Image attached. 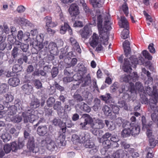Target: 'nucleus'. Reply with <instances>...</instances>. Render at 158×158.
Listing matches in <instances>:
<instances>
[{
    "label": "nucleus",
    "instance_id": "f257e3e1",
    "mask_svg": "<svg viewBox=\"0 0 158 158\" xmlns=\"http://www.w3.org/2000/svg\"><path fill=\"white\" fill-rule=\"evenodd\" d=\"M129 60L131 62V65L127 59H124V62L123 66V69L124 72L130 73L132 69L131 68V66L135 68L136 65L138 64L140 65L142 64L144 61V59L142 57H139V60H138L136 57L134 56H131L129 58Z\"/></svg>",
    "mask_w": 158,
    "mask_h": 158
},
{
    "label": "nucleus",
    "instance_id": "f03ea898",
    "mask_svg": "<svg viewBox=\"0 0 158 158\" xmlns=\"http://www.w3.org/2000/svg\"><path fill=\"white\" fill-rule=\"evenodd\" d=\"M105 20L104 21L103 28L102 30H99L100 31V35L101 38L103 40V43L104 45H107L108 44L109 35V31L111 29L110 25V22L107 16H104Z\"/></svg>",
    "mask_w": 158,
    "mask_h": 158
},
{
    "label": "nucleus",
    "instance_id": "7ed1b4c3",
    "mask_svg": "<svg viewBox=\"0 0 158 158\" xmlns=\"http://www.w3.org/2000/svg\"><path fill=\"white\" fill-rule=\"evenodd\" d=\"M90 126L91 128L90 131L94 135L99 136L102 135L103 131L99 130L103 128L104 126V124L102 120L97 119L94 122L91 123Z\"/></svg>",
    "mask_w": 158,
    "mask_h": 158
},
{
    "label": "nucleus",
    "instance_id": "20e7f679",
    "mask_svg": "<svg viewBox=\"0 0 158 158\" xmlns=\"http://www.w3.org/2000/svg\"><path fill=\"white\" fill-rule=\"evenodd\" d=\"M34 110L31 109L22 113V116L23 118L24 123H27L28 121L33 123L35 120L37 116L34 114Z\"/></svg>",
    "mask_w": 158,
    "mask_h": 158
},
{
    "label": "nucleus",
    "instance_id": "39448f33",
    "mask_svg": "<svg viewBox=\"0 0 158 158\" xmlns=\"http://www.w3.org/2000/svg\"><path fill=\"white\" fill-rule=\"evenodd\" d=\"M41 144L42 146H46L48 149L51 151L53 150L56 147L54 141L49 137H46L45 140H42Z\"/></svg>",
    "mask_w": 158,
    "mask_h": 158
},
{
    "label": "nucleus",
    "instance_id": "423d86ee",
    "mask_svg": "<svg viewBox=\"0 0 158 158\" xmlns=\"http://www.w3.org/2000/svg\"><path fill=\"white\" fill-rule=\"evenodd\" d=\"M126 124L124 123L123 124V126L125 127H127V125H130V129L131 130V135L135 136L138 135L139 133L140 128L138 125L132 123H130L129 122H126Z\"/></svg>",
    "mask_w": 158,
    "mask_h": 158
},
{
    "label": "nucleus",
    "instance_id": "0eeeda50",
    "mask_svg": "<svg viewBox=\"0 0 158 158\" xmlns=\"http://www.w3.org/2000/svg\"><path fill=\"white\" fill-rule=\"evenodd\" d=\"M100 43V40L98 35L94 33L89 40V44L90 46L94 48Z\"/></svg>",
    "mask_w": 158,
    "mask_h": 158
},
{
    "label": "nucleus",
    "instance_id": "6e6552de",
    "mask_svg": "<svg viewBox=\"0 0 158 158\" xmlns=\"http://www.w3.org/2000/svg\"><path fill=\"white\" fill-rule=\"evenodd\" d=\"M21 104L20 102L16 101L15 103V105H12L8 108V115H10L15 114L17 110L16 108H18L19 109L21 106H20V105Z\"/></svg>",
    "mask_w": 158,
    "mask_h": 158
},
{
    "label": "nucleus",
    "instance_id": "1a4fd4ad",
    "mask_svg": "<svg viewBox=\"0 0 158 158\" xmlns=\"http://www.w3.org/2000/svg\"><path fill=\"white\" fill-rule=\"evenodd\" d=\"M49 51L51 54L56 56L58 55L59 51L56 45L53 42H50L48 45Z\"/></svg>",
    "mask_w": 158,
    "mask_h": 158
},
{
    "label": "nucleus",
    "instance_id": "9d476101",
    "mask_svg": "<svg viewBox=\"0 0 158 158\" xmlns=\"http://www.w3.org/2000/svg\"><path fill=\"white\" fill-rule=\"evenodd\" d=\"M69 13L72 16H76L79 13L78 7L75 4H72L69 9Z\"/></svg>",
    "mask_w": 158,
    "mask_h": 158
},
{
    "label": "nucleus",
    "instance_id": "9b49d317",
    "mask_svg": "<svg viewBox=\"0 0 158 158\" xmlns=\"http://www.w3.org/2000/svg\"><path fill=\"white\" fill-rule=\"evenodd\" d=\"M103 15V14L100 12L99 10H97L95 16H97V24L99 30H101L102 29Z\"/></svg>",
    "mask_w": 158,
    "mask_h": 158
},
{
    "label": "nucleus",
    "instance_id": "f8f14e48",
    "mask_svg": "<svg viewBox=\"0 0 158 158\" xmlns=\"http://www.w3.org/2000/svg\"><path fill=\"white\" fill-rule=\"evenodd\" d=\"M46 23L45 27H55L57 25L56 22L52 21V18L49 16H46L44 19Z\"/></svg>",
    "mask_w": 158,
    "mask_h": 158
},
{
    "label": "nucleus",
    "instance_id": "ddd939ff",
    "mask_svg": "<svg viewBox=\"0 0 158 158\" xmlns=\"http://www.w3.org/2000/svg\"><path fill=\"white\" fill-rule=\"evenodd\" d=\"M48 131V128L45 125L39 126L37 129V134L40 136H44Z\"/></svg>",
    "mask_w": 158,
    "mask_h": 158
},
{
    "label": "nucleus",
    "instance_id": "4468645a",
    "mask_svg": "<svg viewBox=\"0 0 158 158\" xmlns=\"http://www.w3.org/2000/svg\"><path fill=\"white\" fill-rule=\"evenodd\" d=\"M70 41L74 49L76 50L79 53H80L81 50L79 44L76 40L73 38L71 37L70 39Z\"/></svg>",
    "mask_w": 158,
    "mask_h": 158
},
{
    "label": "nucleus",
    "instance_id": "2eb2a0df",
    "mask_svg": "<svg viewBox=\"0 0 158 158\" xmlns=\"http://www.w3.org/2000/svg\"><path fill=\"white\" fill-rule=\"evenodd\" d=\"M130 44L127 40H126L123 43V47L125 55L127 57L129 54L130 53L131 49L130 47Z\"/></svg>",
    "mask_w": 158,
    "mask_h": 158
},
{
    "label": "nucleus",
    "instance_id": "dca6fc26",
    "mask_svg": "<svg viewBox=\"0 0 158 158\" xmlns=\"http://www.w3.org/2000/svg\"><path fill=\"white\" fill-rule=\"evenodd\" d=\"M29 35H28V34L24 33L23 34L22 31H18L17 36L19 40L27 41L29 39Z\"/></svg>",
    "mask_w": 158,
    "mask_h": 158
},
{
    "label": "nucleus",
    "instance_id": "f3484780",
    "mask_svg": "<svg viewBox=\"0 0 158 158\" xmlns=\"http://www.w3.org/2000/svg\"><path fill=\"white\" fill-rule=\"evenodd\" d=\"M118 106L120 108H123V109L127 111H131V106L124 101H121L118 103Z\"/></svg>",
    "mask_w": 158,
    "mask_h": 158
},
{
    "label": "nucleus",
    "instance_id": "a211bd4d",
    "mask_svg": "<svg viewBox=\"0 0 158 158\" xmlns=\"http://www.w3.org/2000/svg\"><path fill=\"white\" fill-rule=\"evenodd\" d=\"M27 146H29L30 148H31L32 152L33 153H36L39 151V149L37 147L34 146V141H33V138L31 137L29 139L27 143Z\"/></svg>",
    "mask_w": 158,
    "mask_h": 158
},
{
    "label": "nucleus",
    "instance_id": "6ab92c4d",
    "mask_svg": "<svg viewBox=\"0 0 158 158\" xmlns=\"http://www.w3.org/2000/svg\"><path fill=\"white\" fill-rule=\"evenodd\" d=\"M93 7L94 8H100L102 7V5L105 0H89Z\"/></svg>",
    "mask_w": 158,
    "mask_h": 158
},
{
    "label": "nucleus",
    "instance_id": "aec40b11",
    "mask_svg": "<svg viewBox=\"0 0 158 158\" xmlns=\"http://www.w3.org/2000/svg\"><path fill=\"white\" fill-rule=\"evenodd\" d=\"M121 23H119V26L125 29H129V24L127 19L123 16L121 17Z\"/></svg>",
    "mask_w": 158,
    "mask_h": 158
},
{
    "label": "nucleus",
    "instance_id": "412c9836",
    "mask_svg": "<svg viewBox=\"0 0 158 158\" xmlns=\"http://www.w3.org/2000/svg\"><path fill=\"white\" fill-rule=\"evenodd\" d=\"M22 89L24 91L25 94H29L31 93L33 90V87L28 84H24L22 86Z\"/></svg>",
    "mask_w": 158,
    "mask_h": 158
},
{
    "label": "nucleus",
    "instance_id": "4be33fe9",
    "mask_svg": "<svg viewBox=\"0 0 158 158\" xmlns=\"http://www.w3.org/2000/svg\"><path fill=\"white\" fill-rule=\"evenodd\" d=\"M8 82L10 85L15 87L19 85V80L17 77H13L9 80Z\"/></svg>",
    "mask_w": 158,
    "mask_h": 158
},
{
    "label": "nucleus",
    "instance_id": "5701e85b",
    "mask_svg": "<svg viewBox=\"0 0 158 158\" xmlns=\"http://www.w3.org/2000/svg\"><path fill=\"white\" fill-rule=\"evenodd\" d=\"M89 33V28L88 26H85L83 28L81 32V35L82 38L87 39Z\"/></svg>",
    "mask_w": 158,
    "mask_h": 158
},
{
    "label": "nucleus",
    "instance_id": "b1692460",
    "mask_svg": "<svg viewBox=\"0 0 158 158\" xmlns=\"http://www.w3.org/2000/svg\"><path fill=\"white\" fill-rule=\"evenodd\" d=\"M40 105V102L37 98L32 99L30 103V107L31 108L35 109L38 107Z\"/></svg>",
    "mask_w": 158,
    "mask_h": 158
},
{
    "label": "nucleus",
    "instance_id": "393cba45",
    "mask_svg": "<svg viewBox=\"0 0 158 158\" xmlns=\"http://www.w3.org/2000/svg\"><path fill=\"white\" fill-rule=\"evenodd\" d=\"M100 98L107 103H110L112 102V97L110 94H107L105 95H101Z\"/></svg>",
    "mask_w": 158,
    "mask_h": 158
},
{
    "label": "nucleus",
    "instance_id": "a878e982",
    "mask_svg": "<svg viewBox=\"0 0 158 158\" xmlns=\"http://www.w3.org/2000/svg\"><path fill=\"white\" fill-rule=\"evenodd\" d=\"M79 105V108L81 110L87 113L90 111V108L85 103L82 102Z\"/></svg>",
    "mask_w": 158,
    "mask_h": 158
},
{
    "label": "nucleus",
    "instance_id": "bb28decb",
    "mask_svg": "<svg viewBox=\"0 0 158 158\" xmlns=\"http://www.w3.org/2000/svg\"><path fill=\"white\" fill-rule=\"evenodd\" d=\"M83 117L85 119V122L87 123L90 124L92 123L93 120L91 117L88 114H84L83 115Z\"/></svg>",
    "mask_w": 158,
    "mask_h": 158
},
{
    "label": "nucleus",
    "instance_id": "cd10ccee",
    "mask_svg": "<svg viewBox=\"0 0 158 158\" xmlns=\"http://www.w3.org/2000/svg\"><path fill=\"white\" fill-rule=\"evenodd\" d=\"M131 134V130L130 128L124 129L121 132L122 136L123 137H126L130 135Z\"/></svg>",
    "mask_w": 158,
    "mask_h": 158
},
{
    "label": "nucleus",
    "instance_id": "c85d7f7f",
    "mask_svg": "<svg viewBox=\"0 0 158 158\" xmlns=\"http://www.w3.org/2000/svg\"><path fill=\"white\" fill-rule=\"evenodd\" d=\"M102 110L106 116H108L111 115V110L108 106L106 105L104 106L102 108Z\"/></svg>",
    "mask_w": 158,
    "mask_h": 158
},
{
    "label": "nucleus",
    "instance_id": "c756f323",
    "mask_svg": "<svg viewBox=\"0 0 158 158\" xmlns=\"http://www.w3.org/2000/svg\"><path fill=\"white\" fill-rule=\"evenodd\" d=\"M79 2L80 5H81L83 6L85 12L87 14H89V13L90 12V10L87 6L84 0H79Z\"/></svg>",
    "mask_w": 158,
    "mask_h": 158
},
{
    "label": "nucleus",
    "instance_id": "7c9ffc66",
    "mask_svg": "<svg viewBox=\"0 0 158 158\" xmlns=\"http://www.w3.org/2000/svg\"><path fill=\"white\" fill-rule=\"evenodd\" d=\"M101 101L98 98H95L94 100V109L95 111H97L101 107Z\"/></svg>",
    "mask_w": 158,
    "mask_h": 158
},
{
    "label": "nucleus",
    "instance_id": "2f4dec72",
    "mask_svg": "<svg viewBox=\"0 0 158 158\" xmlns=\"http://www.w3.org/2000/svg\"><path fill=\"white\" fill-rule=\"evenodd\" d=\"M83 145L86 148H93L94 147V143L88 139L85 140V142H84Z\"/></svg>",
    "mask_w": 158,
    "mask_h": 158
},
{
    "label": "nucleus",
    "instance_id": "473e14b6",
    "mask_svg": "<svg viewBox=\"0 0 158 158\" xmlns=\"http://www.w3.org/2000/svg\"><path fill=\"white\" fill-rule=\"evenodd\" d=\"M65 136L63 134V133L60 134L57 139L58 142L60 143L61 146H64L65 141Z\"/></svg>",
    "mask_w": 158,
    "mask_h": 158
},
{
    "label": "nucleus",
    "instance_id": "72a5a7b5",
    "mask_svg": "<svg viewBox=\"0 0 158 158\" xmlns=\"http://www.w3.org/2000/svg\"><path fill=\"white\" fill-rule=\"evenodd\" d=\"M9 89V86L7 84H6L0 83V93H2L7 91Z\"/></svg>",
    "mask_w": 158,
    "mask_h": 158
},
{
    "label": "nucleus",
    "instance_id": "f704fd0d",
    "mask_svg": "<svg viewBox=\"0 0 158 158\" xmlns=\"http://www.w3.org/2000/svg\"><path fill=\"white\" fill-rule=\"evenodd\" d=\"M4 98L5 99V101L7 103L11 102L14 99L13 96L10 93L5 94L4 95Z\"/></svg>",
    "mask_w": 158,
    "mask_h": 158
},
{
    "label": "nucleus",
    "instance_id": "c9c22d12",
    "mask_svg": "<svg viewBox=\"0 0 158 158\" xmlns=\"http://www.w3.org/2000/svg\"><path fill=\"white\" fill-rule=\"evenodd\" d=\"M129 29H124L123 30L121 33V37L123 39H125L128 37L129 36Z\"/></svg>",
    "mask_w": 158,
    "mask_h": 158
},
{
    "label": "nucleus",
    "instance_id": "e433bc0d",
    "mask_svg": "<svg viewBox=\"0 0 158 158\" xmlns=\"http://www.w3.org/2000/svg\"><path fill=\"white\" fill-rule=\"evenodd\" d=\"M69 27V26L68 24L67 23H64V25L61 27L60 30V33L62 34H64Z\"/></svg>",
    "mask_w": 158,
    "mask_h": 158
},
{
    "label": "nucleus",
    "instance_id": "4c0bfd02",
    "mask_svg": "<svg viewBox=\"0 0 158 158\" xmlns=\"http://www.w3.org/2000/svg\"><path fill=\"white\" fill-rule=\"evenodd\" d=\"M33 83L35 87L37 89H40L42 87V83L39 80H35Z\"/></svg>",
    "mask_w": 158,
    "mask_h": 158
},
{
    "label": "nucleus",
    "instance_id": "58836bf2",
    "mask_svg": "<svg viewBox=\"0 0 158 158\" xmlns=\"http://www.w3.org/2000/svg\"><path fill=\"white\" fill-rule=\"evenodd\" d=\"M68 53L66 50L64 49H61V52L59 56V58L60 59H64L65 58H67L68 56Z\"/></svg>",
    "mask_w": 158,
    "mask_h": 158
},
{
    "label": "nucleus",
    "instance_id": "ea45409f",
    "mask_svg": "<svg viewBox=\"0 0 158 158\" xmlns=\"http://www.w3.org/2000/svg\"><path fill=\"white\" fill-rule=\"evenodd\" d=\"M1 138L4 142H6L10 140L11 136L8 134L6 133L2 135Z\"/></svg>",
    "mask_w": 158,
    "mask_h": 158
},
{
    "label": "nucleus",
    "instance_id": "a19ab883",
    "mask_svg": "<svg viewBox=\"0 0 158 158\" xmlns=\"http://www.w3.org/2000/svg\"><path fill=\"white\" fill-rule=\"evenodd\" d=\"M22 120L21 116L16 115L13 116L11 118V120L14 123H18L20 122Z\"/></svg>",
    "mask_w": 158,
    "mask_h": 158
},
{
    "label": "nucleus",
    "instance_id": "79ce46f5",
    "mask_svg": "<svg viewBox=\"0 0 158 158\" xmlns=\"http://www.w3.org/2000/svg\"><path fill=\"white\" fill-rule=\"evenodd\" d=\"M55 101V99L53 97H50L47 101L48 106L49 107H52Z\"/></svg>",
    "mask_w": 158,
    "mask_h": 158
},
{
    "label": "nucleus",
    "instance_id": "37998d69",
    "mask_svg": "<svg viewBox=\"0 0 158 158\" xmlns=\"http://www.w3.org/2000/svg\"><path fill=\"white\" fill-rule=\"evenodd\" d=\"M79 69L78 71H81L83 73H85L87 72V69L85 68L84 65L82 63L78 64L77 65Z\"/></svg>",
    "mask_w": 158,
    "mask_h": 158
},
{
    "label": "nucleus",
    "instance_id": "c03bdc74",
    "mask_svg": "<svg viewBox=\"0 0 158 158\" xmlns=\"http://www.w3.org/2000/svg\"><path fill=\"white\" fill-rule=\"evenodd\" d=\"M61 103L59 101H56L53 106V108L54 110L59 111L61 109Z\"/></svg>",
    "mask_w": 158,
    "mask_h": 158
},
{
    "label": "nucleus",
    "instance_id": "a18cd8bd",
    "mask_svg": "<svg viewBox=\"0 0 158 158\" xmlns=\"http://www.w3.org/2000/svg\"><path fill=\"white\" fill-rule=\"evenodd\" d=\"M151 127V126H149L148 127H147V128H145L147 130L146 133L149 139L150 138H151L152 137H153L152 131Z\"/></svg>",
    "mask_w": 158,
    "mask_h": 158
},
{
    "label": "nucleus",
    "instance_id": "49530a36",
    "mask_svg": "<svg viewBox=\"0 0 158 158\" xmlns=\"http://www.w3.org/2000/svg\"><path fill=\"white\" fill-rule=\"evenodd\" d=\"M143 55V56L146 59H147L148 60H151L152 59V56H151L148 52L147 50H143L142 52Z\"/></svg>",
    "mask_w": 158,
    "mask_h": 158
},
{
    "label": "nucleus",
    "instance_id": "de8ad7c7",
    "mask_svg": "<svg viewBox=\"0 0 158 158\" xmlns=\"http://www.w3.org/2000/svg\"><path fill=\"white\" fill-rule=\"evenodd\" d=\"M143 55V56L146 59H147L148 60H151L152 59V56H151L148 52L147 50H143L142 52Z\"/></svg>",
    "mask_w": 158,
    "mask_h": 158
},
{
    "label": "nucleus",
    "instance_id": "09e8293b",
    "mask_svg": "<svg viewBox=\"0 0 158 158\" xmlns=\"http://www.w3.org/2000/svg\"><path fill=\"white\" fill-rule=\"evenodd\" d=\"M126 152H129V154L133 157H135V156H138V154L136 153H135L134 149L133 148H130L127 149V150H125Z\"/></svg>",
    "mask_w": 158,
    "mask_h": 158
},
{
    "label": "nucleus",
    "instance_id": "8fccbe9b",
    "mask_svg": "<svg viewBox=\"0 0 158 158\" xmlns=\"http://www.w3.org/2000/svg\"><path fill=\"white\" fill-rule=\"evenodd\" d=\"M135 85L136 89L139 91L142 92L143 90V86L140 82H136Z\"/></svg>",
    "mask_w": 158,
    "mask_h": 158
},
{
    "label": "nucleus",
    "instance_id": "3c124183",
    "mask_svg": "<svg viewBox=\"0 0 158 158\" xmlns=\"http://www.w3.org/2000/svg\"><path fill=\"white\" fill-rule=\"evenodd\" d=\"M102 145L106 149H108L110 147L111 142L110 140L106 139L102 142Z\"/></svg>",
    "mask_w": 158,
    "mask_h": 158
},
{
    "label": "nucleus",
    "instance_id": "603ef678",
    "mask_svg": "<svg viewBox=\"0 0 158 158\" xmlns=\"http://www.w3.org/2000/svg\"><path fill=\"white\" fill-rule=\"evenodd\" d=\"M121 79L123 81L126 82H128L131 79V77L129 75H127L126 74H124L122 76Z\"/></svg>",
    "mask_w": 158,
    "mask_h": 158
},
{
    "label": "nucleus",
    "instance_id": "864d4df0",
    "mask_svg": "<svg viewBox=\"0 0 158 158\" xmlns=\"http://www.w3.org/2000/svg\"><path fill=\"white\" fill-rule=\"evenodd\" d=\"M123 10L126 16H127L128 14V8L127 4L124 2L122 7Z\"/></svg>",
    "mask_w": 158,
    "mask_h": 158
},
{
    "label": "nucleus",
    "instance_id": "5fc2aeb1",
    "mask_svg": "<svg viewBox=\"0 0 158 158\" xmlns=\"http://www.w3.org/2000/svg\"><path fill=\"white\" fill-rule=\"evenodd\" d=\"M151 117L152 120L156 123L158 126V114H156L155 113H153L152 114Z\"/></svg>",
    "mask_w": 158,
    "mask_h": 158
},
{
    "label": "nucleus",
    "instance_id": "6e6d98bb",
    "mask_svg": "<svg viewBox=\"0 0 158 158\" xmlns=\"http://www.w3.org/2000/svg\"><path fill=\"white\" fill-rule=\"evenodd\" d=\"M12 150L15 152L18 149V144L15 142H13L10 145Z\"/></svg>",
    "mask_w": 158,
    "mask_h": 158
},
{
    "label": "nucleus",
    "instance_id": "4d7b16f0",
    "mask_svg": "<svg viewBox=\"0 0 158 158\" xmlns=\"http://www.w3.org/2000/svg\"><path fill=\"white\" fill-rule=\"evenodd\" d=\"M86 139L85 135L83 133H81L79 136V143H84L85 142Z\"/></svg>",
    "mask_w": 158,
    "mask_h": 158
},
{
    "label": "nucleus",
    "instance_id": "13d9d810",
    "mask_svg": "<svg viewBox=\"0 0 158 158\" xmlns=\"http://www.w3.org/2000/svg\"><path fill=\"white\" fill-rule=\"evenodd\" d=\"M118 88V83L115 82L110 87V90L112 92H115Z\"/></svg>",
    "mask_w": 158,
    "mask_h": 158
},
{
    "label": "nucleus",
    "instance_id": "bf43d9fd",
    "mask_svg": "<svg viewBox=\"0 0 158 158\" xmlns=\"http://www.w3.org/2000/svg\"><path fill=\"white\" fill-rule=\"evenodd\" d=\"M73 97L77 101V102H81L83 100V98L79 94H74Z\"/></svg>",
    "mask_w": 158,
    "mask_h": 158
},
{
    "label": "nucleus",
    "instance_id": "052dcab7",
    "mask_svg": "<svg viewBox=\"0 0 158 158\" xmlns=\"http://www.w3.org/2000/svg\"><path fill=\"white\" fill-rule=\"evenodd\" d=\"M149 145L152 148H154L156 145V142L153 137L149 139Z\"/></svg>",
    "mask_w": 158,
    "mask_h": 158
},
{
    "label": "nucleus",
    "instance_id": "680f3d73",
    "mask_svg": "<svg viewBox=\"0 0 158 158\" xmlns=\"http://www.w3.org/2000/svg\"><path fill=\"white\" fill-rule=\"evenodd\" d=\"M58 73V70L56 68H54L51 72V74L52 78H54L57 76Z\"/></svg>",
    "mask_w": 158,
    "mask_h": 158
},
{
    "label": "nucleus",
    "instance_id": "e2e57ef3",
    "mask_svg": "<svg viewBox=\"0 0 158 158\" xmlns=\"http://www.w3.org/2000/svg\"><path fill=\"white\" fill-rule=\"evenodd\" d=\"M18 49L17 48L15 47L11 52V55L14 58L17 56L18 53Z\"/></svg>",
    "mask_w": 158,
    "mask_h": 158
},
{
    "label": "nucleus",
    "instance_id": "0e129e2a",
    "mask_svg": "<svg viewBox=\"0 0 158 158\" xmlns=\"http://www.w3.org/2000/svg\"><path fill=\"white\" fill-rule=\"evenodd\" d=\"M52 122L53 124L55 126H59L61 123V120L56 118H54Z\"/></svg>",
    "mask_w": 158,
    "mask_h": 158
},
{
    "label": "nucleus",
    "instance_id": "69168bd1",
    "mask_svg": "<svg viewBox=\"0 0 158 158\" xmlns=\"http://www.w3.org/2000/svg\"><path fill=\"white\" fill-rule=\"evenodd\" d=\"M20 47L23 52H26L28 48L29 45L27 44L22 43Z\"/></svg>",
    "mask_w": 158,
    "mask_h": 158
},
{
    "label": "nucleus",
    "instance_id": "338daca9",
    "mask_svg": "<svg viewBox=\"0 0 158 158\" xmlns=\"http://www.w3.org/2000/svg\"><path fill=\"white\" fill-rule=\"evenodd\" d=\"M4 149L6 153H9L11 149L10 145L9 144L5 145L4 146Z\"/></svg>",
    "mask_w": 158,
    "mask_h": 158
},
{
    "label": "nucleus",
    "instance_id": "774afa93",
    "mask_svg": "<svg viewBox=\"0 0 158 158\" xmlns=\"http://www.w3.org/2000/svg\"><path fill=\"white\" fill-rule=\"evenodd\" d=\"M116 152L120 158H123L125 155V152L122 149H119Z\"/></svg>",
    "mask_w": 158,
    "mask_h": 158
}]
</instances>
